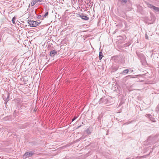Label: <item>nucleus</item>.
Wrapping results in <instances>:
<instances>
[{"label":"nucleus","mask_w":159,"mask_h":159,"mask_svg":"<svg viewBox=\"0 0 159 159\" xmlns=\"http://www.w3.org/2000/svg\"><path fill=\"white\" fill-rule=\"evenodd\" d=\"M41 16L40 15H39L38 16H37V18L38 19H41Z\"/></svg>","instance_id":"obj_15"},{"label":"nucleus","mask_w":159,"mask_h":159,"mask_svg":"<svg viewBox=\"0 0 159 159\" xmlns=\"http://www.w3.org/2000/svg\"><path fill=\"white\" fill-rule=\"evenodd\" d=\"M9 96H8L7 100V101H9Z\"/></svg>","instance_id":"obj_22"},{"label":"nucleus","mask_w":159,"mask_h":159,"mask_svg":"<svg viewBox=\"0 0 159 159\" xmlns=\"http://www.w3.org/2000/svg\"><path fill=\"white\" fill-rule=\"evenodd\" d=\"M35 21L33 20H29L28 22V24L31 27H36V24H35Z\"/></svg>","instance_id":"obj_4"},{"label":"nucleus","mask_w":159,"mask_h":159,"mask_svg":"<svg viewBox=\"0 0 159 159\" xmlns=\"http://www.w3.org/2000/svg\"><path fill=\"white\" fill-rule=\"evenodd\" d=\"M36 2H37V1L36 0H33L30 3L31 6L32 7L34 6Z\"/></svg>","instance_id":"obj_6"},{"label":"nucleus","mask_w":159,"mask_h":159,"mask_svg":"<svg viewBox=\"0 0 159 159\" xmlns=\"http://www.w3.org/2000/svg\"><path fill=\"white\" fill-rule=\"evenodd\" d=\"M108 100L105 97L102 98L100 100V103H103L104 104H106L107 103Z\"/></svg>","instance_id":"obj_2"},{"label":"nucleus","mask_w":159,"mask_h":159,"mask_svg":"<svg viewBox=\"0 0 159 159\" xmlns=\"http://www.w3.org/2000/svg\"><path fill=\"white\" fill-rule=\"evenodd\" d=\"M15 19H16V18H15V17H14L13 18H12V23L14 24H15Z\"/></svg>","instance_id":"obj_13"},{"label":"nucleus","mask_w":159,"mask_h":159,"mask_svg":"<svg viewBox=\"0 0 159 159\" xmlns=\"http://www.w3.org/2000/svg\"><path fill=\"white\" fill-rule=\"evenodd\" d=\"M129 71L130 73H131L133 72V70H129Z\"/></svg>","instance_id":"obj_20"},{"label":"nucleus","mask_w":159,"mask_h":159,"mask_svg":"<svg viewBox=\"0 0 159 159\" xmlns=\"http://www.w3.org/2000/svg\"><path fill=\"white\" fill-rule=\"evenodd\" d=\"M48 12H47L45 13V14L43 16V18H45L47 16H48Z\"/></svg>","instance_id":"obj_12"},{"label":"nucleus","mask_w":159,"mask_h":159,"mask_svg":"<svg viewBox=\"0 0 159 159\" xmlns=\"http://www.w3.org/2000/svg\"><path fill=\"white\" fill-rule=\"evenodd\" d=\"M127 2L126 0H121V3L123 5H124Z\"/></svg>","instance_id":"obj_11"},{"label":"nucleus","mask_w":159,"mask_h":159,"mask_svg":"<svg viewBox=\"0 0 159 159\" xmlns=\"http://www.w3.org/2000/svg\"><path fill=\"white\" fill-rule=\"evenodd\" d=\"M129 71V70L128 69H126L124 70L121 73V74H127L128 73Z\"/></svg>","instance_id":"obj_9"},{"label":"nucleus","mask_w":159,"mask_h":159,"mask_svg":"<svg viewBox=\"0 0 159 159\" xmlns=\"http://www.w3.org/2000/svg\"><path fill=\"white\" fill-rule=\"evenodd\" d=\"M77 118V117H74V118L72 119V121H73L75 120Z\"/></svg>","instance_id":"obj_16"},{"label":"nucleus","mask_w":159,"mask_h":159,"mask_svg":"<svg viewBox=\"0 0 159 159\" xmlns=\"http://www.w3.org/2000/svg\"><path fill=\"white\" fill-rule=\"evenodd\" d=\"M103 57V56L102 52H99V60H101Z\"/></svg>","instance_id":"obj_8"},{"label":"nucleus","mask_w":159,"mask_h":159,"mask_svg":"<svg viewBox=\"0 0 159 159\" xmlns=\"http://www.w3.org/2000/svg\"><path fill=\"white\" fill-rule=\"evenodd\" d=\"M115 60H118L119 58V57H115Z\"/></svg>","instance_id":"obj_19"},{"label":"nucleus","mask_w":159,"mask_h":159,"mask_svg":"<svg viewBox=\"0 0 159 159\" xmlns=\"http://www.w3.org/2000/svg\"><path fill=\"white\" fill-rule=\"evenodd\" d=\"M79 16L82 19L87 20L89 19V18L86 16H84L83 14L79 15Z\"/></svg>","instance_id":"obj_5"},{"label":"nucleus","mask_w":159,"mask_h":159,"mask_svg":"<svg viewBox=\"0 0 159 159\" xmlns=\"http://www.w3.org/2000/svg\"><path fill=\"white\" fill-rule=\"evenodd\" d=\"M57 52L55 50H54L51 51L50 55L51 57H54L57 54Z\"/></svg>","instance_id":"obj_3"},{"label":"nucleus","mask_w":159,"mask_h":159,"mask_svg":"<svg viewBox=\"0 0 159 159\" xmlns=\"http://www.w3.org/2000/svg\"><path fill=\"white\" fill-rule=\"evenodd\" d=\"M37 1V2H41L43 0H36Z\"/></svg>","instance_id":"obj_21"},{"label":"nucleus","mask_w":159,"mask_h":159,"mask_svg":"<svg viewBox=\"0 0 159 159\" xmlns=\"http://www.w3.org/2000/svg\"><path fill=\"white\" fill-rule=\"evenodd\" d=\"M80 126H79L78 127V128H79L80 127Z\"/></svg>","instance_id":"obj_23"},{"label":"nucleus","mask_w":159,"mask_h":159,"mask_svg":"<svg viewBox=\"0 0 159 159\" xmlns=\"http://www.w3.org/2000/svg\"><path fill=\"white\" fill-rule=\"evenodd\" d=\"M145 38L147 39H148V35L147 34H145Z\"/></svg>","instance_id":"obj_17"},{"label":"nucleus","mask_w":159,"mask_h":159,"mask_svg":"<svg viewBox=\"0 0 159 159\" xmlns=\"http://www.w3.org/2000/svg\"><path fill=\"white\" fill-rule=\"evenodd\" d=\"M153 10L157 12H159V8L157 7H154Z\"/></svg>","instance_id":"obj_10"},{"label":"nucleus","mask_w":159,"mask_h":159,"mask_svg":"<svg viewBox=\"0 0 159 159\" xmlns=\"http://www.w3.org/2000/svg\"><path fill=\"white\" fill-rule=\"evenodd\" d=\"M34 153L32 151H29L26 152L23 155V157L25 159L27 157H31L34 155Z\"/></svg>","instance_id":"obj_1"},{"label":"nucleus","mask_w":159,"mask_h":159,"mask_svg":"<svg viewBox=\"0 0 159 159\" xmlns=\"http://www.w3.org/2000/svg\"><path fill=\"white\" fill-rule=\"evenodd\" d=\"M40 23H39L38 22H37V21H35V24H36V26H37L39 24H40Z\"/></svg>","instance_id":"obj_14"},{"label":"nucleus","mask_w":159,"mask_h":159,"mask_svg":"<svg viewBox=\"0 0 159 159\" xmlns=\"http://www.w3.org/2000/svg\"><path fill=\"white\" fill-rule=\"evenodd\" d=\"M147 6L148 7L150 8H152L153 9H154V7H155L153 5H152L148 3H147Z\"/></svg>","instance_id":"obj_7"},{"label":"nucleus","mask_w":159,"mask_h":159,"mask_svg":"<svg viewBox=\"0 0 159 159\" xmlns=\"http://www.w3.org/2000/svg\"><path fill=\"white\" fill-rule=\"evenodd\" d=\"M87 132L88 134H90V133L89 132V130H87Z\"/></svg>","instance_id":"obj_18"}]
</instances>
